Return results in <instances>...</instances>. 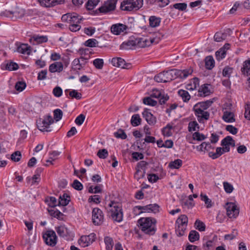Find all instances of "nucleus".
<instances>
[{
    "mask_svg": "<svg viewBox=\"0 0 250 250\" xmlns=\"http://www.w3.org/2000/svg\"><path fill=\"white\" fill-rule=\"evenodd\" d=\"M142 119L140 115L138 114L132 115L130 123L132 126H137L140 125L141 123Z\"/></svg>",
    "mask_w": 250,
    "mask_h": 250,
    "instance_id": "obj_31",
    "label": "nucleus"
},
{
    "mask_svg": "<svg viewBox=\"0 0 250 250\" xmlns=\"http://www.w3.org/2000/svg\"><path fill=\"white\" fill-rule=\"evenodd\" d=\"M199 125L196 121H191L188 125V130L189 132H192L196 130H198Z\"/></svg>",
    "mask_w": 250,
    "mask_h": 250,
    "instance_id": "obj_38",
    "label": "nucleus"
},
{
    "mask_svg": "<svg viewBox=\"0 0 250 250\" xmlns=\"http://www.w3.org/2000/svg\"><path fill=\"white\" fill-rule=\"evenodd\" d=\"M63 70V64L61 62H55L50 65L49 70L50 72H60Z\"/></svg>",
    "mask_w": 250,
    "mask_h": 250,
    "instance_id": "obj_20",
    "label": "nucleus"
},
{
    "mask_svg": "<svg viewBox=\"0 0 250 250\" xmlns=\"http://www.w3.org/2000/svg\"><path fill=\"white\" fill-rule=\"evenodd\" d=\"M138 47L144 48L150 46L153 43H157L158 42V40L155 41L154 38H138Z\"/></svg>",
    "mask_w": 250,
    "mask_h": 250,
    "instance_id": "obj_11",
    "label": "nucleus"
},
{
    "mask_svg": "<svg viewBox=\"0 0 250 250\" xmlns=\"http://www.w3.org/2000/svg\"><path fill=\"white\" fill-rule=\"evenodd\" d=\"M223 187L225 192L227 193H231L234 190L233 186L228 182H224Z\"/></svg>",
    "mask_w": 250,
    "mask_h": 250,
    "instance_id": "obj_52",
    "label": "nucleus"
},
{
    "mask_svg": "<svg viewBox=\"0 0 250 250\" xmlns=\"http://www.w3.org/2000/svg\"><path fill=\"white\" fill-rule=\"evenodd\" d=\"M159 206L157 204H149L145 206H136L139 210L142 212H154L156 213L159 211Z\"/></svg>",
    "mask_w": 250,
    "mask_h": 250,
    "instance_id": "obj_12",
    "label": "nucleus"
},
{
    "mask_svg": "<svg viewBox=\"0 0 250 250\" xmlns=\"http://www.w3.org/2000/svg\"><path fill=\"white\" fill-rule=\"evenodd\" d=\"M26 84L23 81H18L16 83L15 88L16 90L21 92L23 91L26 87Z\"/></svg>",
    "mask_w": 250,
    "mask_h": 250,
    "instance_id": "obj_51",
    "label": "nucleus"
},
{
    "mask_svg": "<svg viewBox=\"0 0 250 250\" xmlns=\"http://www.w3.org/2000/svg\"><path fill=\"white\" fill-rule=\"evenodd\" d=\"M226 55V51L224 49L220 48L219 50L216 52L215 55L216 59L218 61H220L224 59Z\"/></svg>",
    "mask_w": 250,
    "mask_h": 250,
    "instance_id": "obj_50",
    "label": "nucleus"
},
{
    "mask_svg": "<svg viewBox=\"0 0 250 250\" xmlns=\"http://www.w3.org/2000/svg\"><path fill=\"white\" fill-rule=\"evenodd\" d=\"M138 38L134 40H129L124 42L121 45V48L124 49H132L138 47Z\"/></svg>",
    "mask_w": 250,
    "mask_h": 250,
    "instance_id": "obj_15",
    "label": "nucleus"
},
{
    "mask_svg": "<svg viewBox=\"0 0 250 250\" xmlns=\"http://www.w3.org/2000/svg\"><path fill=\"white\" fill-rule=\"evenodd\" d=\"M142 115L149 125H154L156 122V118L149 111V109H145L143 112Z\"/></svg>",
    "mask_w": 250,
    "mask_h": 250,
    "instance_id": "obj_17",
    "label": "nucleus"
},
{
    "mask_svg": "<svg viewBox=\"0 0 250 250\" xmlns=\"http://www.w3.org/2000/svg\"><path fill=\"white\" fill-rule=\"evenodd\" d=\"M156 220L151 218H141L138 220L141 230L145 233L153 235L156 231Z\"/></svg>",
    "mask_w": 250,
    "mask_h": 250,
    "instance_id": "obj_4",
    "label": "nucleus"
},
{
    "mask_svg": "<svg viewBox=\"0 0 250 250\" xmlns=\"http://www.w3.org/2000/svg\"><path fill=\"white\" fill-rule=\"evenodd\" d=\"M232 140V138L230 136H228L222 140L221 145L223 147H229L230 141Z\"/></svg>",
    "mask_w": 250,
    "mask_h": 250,
    "instance_id": "obj_57",
    "label": "nucleus"
},
{
    "mask_svg": "<svg viewBox=\"0 0 250 250\" xmlns=\"http://www.w3.org/2000/svg\"><path fill=\"white\" fill-rule=\"evenodd\" d=\"M230 151V148L227 147H217L216 148V152H209L208 153V156L212 159H216L221 156L225 152H228Z\"/></svg>",
    "mask_w": 250,
    "mask_h": 250,
    "instance_id": "obj_13",
    "label": "nucleus"
},
{
    "mask_svg": "<svg viewBox=\"0 0 250 250\" xmlns=\"http://www.w3.org/2000/svg\"><path fill=\"white\" fill-rule=\"evenodd\" d=\"M118 0H107L95 11L96 14H106L114 11L116 8Z\"/></svg>",
    "mask_w": 250,
    "mask_h": 250,
    "instance_id": "obj_6",
    "label": "nucleus"
},
{
    "mask_svg": "<svg viewBox=\"0 0 250 250\" xmlns=\"http://www.w3.org/2000/svg\"><path fill=\"white\" fill-rule=\"evenodd\" d=\"M241 71L243 74L247 76L250 75V60L246 61L244 62V64Z\"/></svg>",
    "mask_w": 250,
    "mask_h": 250,
    "instance_id": "obj_33",
    "label": "nucleus"
},
{
    "mask_svg": "<svg viewBox=\"0 0 250 250\" xmlns=\"http://www.w3.org/2000/svg\"><path fill=\"white\" fill-rule=\"evenodd\" d=\"M213 102V99H210L205 102H198L193 106V110L199 123H203L204 120H208L210 114L206 110L211 106Z\"/></svg>",
    "mask_w": 250,
    "mask_h": 250,
    "instance_id": "obj_2",
    "label": "nucleus"
},
{
    "mask_svg": "<svg viewBox=\"0 0 250 250\" xmlns=\"http://www.w3.org/2000/svg\"><path fill=\"white\" fill-rule=\"evenodd\" d=\"M173 126L170 124H167L166 126L162 129L163 134L165 136L169 137L172 135V130Z\"/></svg>",
    "mask_w": 250,
    "mask_h": 250,
    "instance_id": "obj_34",
    "label": "nucleus"
},
{
    "mask_svg": "<svg viewBox=\"0 0 250 250\" xmlns=\"http://www.w3.org/2000/svg\"><path fill=\"white\" fill-rule=\"evenodd\" d=\"M32 39L37 43H42L46 42L48 41L47 36H34Z\"/></svg>",
    "mask_w": 250,
    "mask_h": 250,
    "instance_id": "obj_42",
    "label": "nucleus"
},
{
    "mask_svg": "<svg viewBox=\"0 0 250 250\" xmlns=\"http://www.w3.org/2000/svg\"><path fill=\"white\" fill-rule=\"evenodd\" d=\"M43 239L47 245L54 247L57 242V237L53 230H48L42 234Z\"/></svg>",
    "mask_w": 250,
    "mask_h": 250,
    "instance_id": "obj_7",
    "label": "nucleus"
},
{
    "mask_svg": "<svg viewBox=\"0 0 250 250\" xmlns=\"http://www.w3.org/2000/svg\"><path fill=\"white\" fill-rule=\"evenodd\" d=\"M64 0H38L40 5L45 7H51L61 4Z\"/></svg>",
    "mask_w": 250,
    "mask_h": 250,
    "instance_id": "obj_14",
    "label": "nucleus"
},
{
    "mask_svg": "<svg viewBox=\"0 0 250 250\" xmlns=\"http://www.w3.org/2000/svg\"><path fill=\"white\" fill-rule=\"evenodd\" d=\"M143 103L149 105L155 106L157 102L150 97H145L143 99Z\"/></svg>",
    "mask_w": 250,
    "mask_h": 250,
    "instance_id": "obj_60",
    "label": "nucleus"
},
{
    "mask_svg": "<svg viewBox=\"0 0 250 250\" xmlns=\"http://www.w3.org/2000/svg\"><path fill=\"white\" fill-rule=\"evenodd\" d=\"M188 239L191 242H194L198 240L199 239V233L195 230H191L189 234Z\"/></svg>",
    "mask_w": 250,
    "mask_h": 250,
    "instance_id": "obj_43",
    "label": "nucleus"
},
{
    "mask_svg": "<svg viewBox=\"0 0 250 250\" xmlns=\"http://www.w3.org/2000/svg\"><path fill=\"white\" fill-rule=\"evenodd\" d=\"M233 68L229 66H226L223 70L222 75L224 77L229 78L233 72Z\"/></svg>",
    "mask_w": 250,
    "mask_h": 250,
    "instance_id": "obj_45",
    "label": "nucleus"
},
{
    "mask_svg": "<svg viewBox=\"0 0 250 250\" xmlns=\"http://www.w3.org/2000/svg\"><path fill=\"white\" fill-rule=\"evenodd\" d=\"M161 21V19L160 18L154 16H150L149 18V25L151 27H156L158 26L160 24Z\"/></svg>",
    "mask_w": 250,
    "mask_h": 250,
    "instance_id": "obj_24",
    "label": "nucleus"
},
{
    "mask_svg": "<svg viewBox=\"0 0 250 250\" xmlns=\"http://www.w3.org/2000/svg\"><path fill=\"white\" fill-rule=\"evenodd\" d=\"M192 72L193 70L191 68L183 70L173 69L159 73L154 77V80L158 83H167L178 77L186 78Z\"/></svg>",
    "mask_w": 250,
    "mask_h": 250,
    "instance_id": "obj_1",
    "label": "nucleus"
},
{
    "mask_svg": "<svg viewBox=\"0 0 250 250\" xmlns=\"http://www.w3.org/2000/svg\"><path fill=\"white\" fill-rule=\"evenodd\" d=\"M38 128L42 131H50L47 128L54 123V120L50 115H46L43 119H40L37 121Z\"/></svg>",
    "mask_w": 250,
    "mask_h": 250,
    "instance_id": "obj_8",
    "label": "nucleus"
},
{
    "mask_svg": "<svg viewBox=\"0 0 250 250\" xmlns=\"http://www.w3.org/2000/svg\"><path fill=\"white\" fill-rule=\"evenodd\" d=\"M106 246V250H112L114 245L113 240L112 238L106 236L104 239Z\"/></svg>",
    "mask_w": 250,
    "mask_h": 250,
    "instance_id": "obj_36",
    "label": "nucleus"
},
{
    "mask_svg": "<svg viewBox=\"0 0 250 250\" xmlns=\"http://www.w3.org/2000/svg\"><path fill=\"white\" fill-rule=\"evenodd\" d=\"M209 84H204L198 90V95L201 97H205L208 95L210 93L208 86Z\"/></svg>",
    "mask_w": 250,
    "mask_h": 250,
    "instance_id": "obj_23",
    "label": "nucleus"
},
{
    "mask_svg": "<svg viewBox=\"0 0 250 250\" xmlns=\"http://www.w3.org/2000/svg\"><path fill=\"white\" fill-rule=\"evenodd\" d=\"M226 34L221 32H217L214 36V40L217 42H220L225 40Z\"/></svg>",
    "mask_w": 250,
    "mask_h": 250,
    "instance_id": "obj_53",
    "label": "nucleus"
},
{
    "mask_svg": "<svg viewBox=\"0 0 250 250\" xmlns=\"http://www.w3.org/2000/svg\"><path fill=\"white\" fill-rule=\"evenodd\" d=\"M92 220L95 225H101L104 220V214L103 211L98 208H94L92 212Z\"/></svg>",
    "mask_w": 250,
    "mask_h": 250,
    "instance_id": "obj_9",
    "label": "nucleus"
},
{
    "mask_svg": "<svg viewBox=\"0 0 250 250\" xmlns=\"http://www.w3.org/2000/svg\"><path fill=\"white\" fill-rule=\"evenodd\" d=\"M45 202H46L48 206L51 207H55L57 206V199L54 197H48L45 199Z\"/></svg>",
    "mask_w": 250,
    "mask_h": 250,
    "instance_id": "obj_49",
    "label": "nucleus"
},
{
    "mask_svg": "<svg viewBox=\"0 0 250 250\" xmlns=\"http://www.w3.org/2000/svg\"><path fill=\"white\" fill-rule=\"evenodd\" d=\"M227 214L229 218H235L239 214V209L233 203H227L226 204Z\"/></svg>",
    "mask_w": 250,
    "mask_h": 250,
    "instance_id": "obj_10",
    "label": "nucleus"
},
{
    "mask_svg": "<svg viewBox=\"0 0 250 250\" xmlns=\"http://www.w3.org/2000/svg\"><path fill=\"white\" fill-rule=\"evenodd\" d=\"M188 222V218L187 216L185 215H182L177 220L176 224H186L187 225Z\"/></svg>",
    "mask_w": 250,
    "mask_h": 250,
    "instance_id": "obj_58",
    "label": "nucleus"
},
{
    "mask_svg": "<svg viewBox=\"0 0 250 250\" xmlns=\"http://www.w3.org/2000/svg\"><path fill=\"white\" fill-rule=\"evenodd\" d=\"M54 119L56 121L58 122L60 121L62 117L63 112L60 109H56L54 110Z\"/></svg>",
    "mask_w": 250,
    "mask_h": 250,
    "instance_id": "obj_55",
    "label": "nucleus"
},
{
    "mask_svg": "<svg viewBox=\"0 0 250 250\" xmlns=\"http://www.w3.org/2000/svg\"><path fill=\"white\" fill-rule=\"evenodd\" d=\"M205 61V66L207 69L211 70L214 67L215 62L212 56H207L206 57Z\"/></svg>",
    "mask_w": 250,
    "mask_h": 250,
    "instance_id": "obj_25",
    "label": "nucleus"
},
{
    "mask_svg": "<svg viewBox=\"0 0 250 250\" xmlns=\"http://www.w3.org/2000/svg\"><path fill=\"white\" fill-rule=\"evenodd\" d=\"M183 162L181 159H176L170 162L168 167L171 169H179L182 165Z\"/></svg>",
    "mask_w": 250,
    "mask_h": 250,
    "instance_id": "obj_32",
    "label": "nucleus"
},
{
    "mask_svg": "<svg viewBox=\"0 0 250 250\" xmlns=\"http://www.w3.org/2000/svg\"><path fill=\"white\" fill-rule=\"evenodd\" d=\"M100 0H88L86 3V8L88 10L93 9L98 4Z\"/></svg>",
    "mask_w": 250,
    "mask_h": 250,
    "instance_id": "obj_40",
    "label": "nucleus"
},
{
    "mask_svg": "<svg viewBox=\"0 0 250 250\" xmlns=\"http://www.w3.org/2000/svg\"><path fill=\"white\" fill-rule=\"evenodd\" d=\"M222 119L227 123H233L235 121L234 113L228 111L224 112Z\"/></svg>",
    "mask_w": 250,
    "mask_h": 250,
    "instance_id": "obj_22",
    "label": "nucleus"
},
{
    "mask_svg": "<svg viewBox=\"0 0 250 250\" xmlns=\"http://www.w3.org/2000/svg\"><path fill=\"white\" fill-rule=\"evenodd\" d=\"M48 211L51 216L57 218L58 219H62L63 214L62 213L61 211H60L59 210L51 209L48 210Z\"/></svg>",
    "mask_w": 250,
    "mask_h": 250,
    "instance_id": "obj_35",
    "label": "nucleus"
},
{
    "mask_svg": "<svg viewBox=\"0 0 250 250\" xmlns=\"http://www.w3.org/2000/svg\"><path fill=\"white\" fill-rule=\"evenodd\" d=\"M207 138V136L198 131L195 132L192 134V139L193 140L202 141Z\"/></svg>",
    "mask_w": 250,
    "mask_h": 250,
    "instance_id": "obj_39",
    "label": "nucleus"
},
{
    "mask_svg": "<svg viewBox=\"0 0 250 250\" xmlns=\"http://www.w3.org/2000/svg\"><path fill=\"white\" fill-rule=\"evenodd\" d=\"M182 206L184 209H190L194 206V203L192 195H189L188 198L182 201Z\"/></svg>",
    "mask_w": 250,
    "mask_h": 250,
    "instance_id": "obj_18",
    "label": "nucleus"
},
{
    "mask_svg": "<svg viewBox=\"0 0 250 250\" xmlns=\"http://www.w3.org/2000/svg\"><path fill=\"white\" fill-rule=\"evenodd\" d=\"M187 225L186 224H176L175 231L176 234L179 236H183L185 234Z\"/></svg>",
    "mask_w": 250,
    "mask_h": 250,
    "instance_id": "obj_28",
    "label": "nucleus"
},
{
    "mask_svg": "<svg viewBox=\"0 0 250 250\" xmlns=\"http://www.w3.org/2000/svg\"><path fill=\"white\" fill-rule=\"evenodd\" d=\"M173 7L180 11H184L187 9V4L186 3H176L173 4Z\"/></svg>",
    "mask_w": 250,
    "mask_h": 250,
    "instance_id": "obj_63",
    "label": "nucleus"
},
{
    "mask_svg": "<svg viewBox=\"0 0 250 250\" xmlns=\"http://www.w3.org/2000/svg\"><path fill=\"white\" fill-rule=\"evenodd\" d=\"M98 42L95 39H90L84 42V45L90 47L98 46Z\"/></svg>",
    "mask_w": 250,
    "mask_h": 250,
    "instance_id": "obj_46",
    "label": "nucleus"
},
{
    "mask_svg": "<svg viewBox=\"0 0 250 250\" xmlns=\"http://www.w3.org/2000/svg\"><path fill=\"white\" fill-rule=\"evenodd\" d=\"M5 68L7 70L9 71H13L18 69L19 66L17 63L13 62H10L6 64Z\"/></svg>",
    "mask_w": 250,
    "mask_h": 250,
    "instance_id": "obj_48",
    "label": "nucleus"
},
{
    "mask_svg": "<svg viewBox=\"0 0 250 250\" xmlns=\"http://www.w3.org/2000/svg\"><path fill=\"white\" fill-rule=\"evenodd\" d=\"M70 201V197L69 194L66 193H64L62 195H61L59 198V201L58 205L66 206Z\"/></svg>",
    "mask_w": 250,
    "mask_h": 250,
    "instance_id": "obj_21",
    "label": "nucleus"
},
{
    "mask_svg": "<svg viewBox=\"0 0 250 250\" xmlns=\"http://www.w3.org/2000/svg\"><path fill=\"white\" fill-rule=\"evenodd\" d=\"M195 227L196 229L200 231H203L205 230V224L200 220H197L195 222Z\"/></svg>",
    "mask_w": 250,
    "mask_h": 250,
    "instance_id": "obj_54",
    "label": "nucleus"
},
{
    "mask_svg": "<svg viewBox=\"0 0 250 250\" xmlns=\"http://www.w3.org/2000/svg\"><path fill=\"white\" fill-rule=\"evenodd\" d=\"M71 14L72 18L69 23H80L82 20V18L81 16H79L78 14L76 13H72Z\"/></svg>",
    "mask_w": 250,
    "mask_h": 250,
    "instance_id": "obj_41",
    "label": "nucleus"
},
{
    "mask_svg": "<svg viewBox=\"0 0 250 250\" xmlns=\"http://www.w3.org/2000/svg\"><path fill=\"white\" fill-rule=\"evenodd\" d=\"M17 12L5 10L1 13V16L9 18L12 19H16L17 18Z\"/></svg>",
    "mask_w": 250,
    "mask_h": 250,
    "instance_id": "obj_37",
    "label": "nucleus"
},
{
    "mask_svg": "<svg viewBox=\"0 0 250 250\" xmlns=\"http://www.w3.org/2000/svg\"><path fill=\"white\" fill-rule=\"evenodd\" d=\"M21 158V153L19 151H17L14 152L11 156V158L12 160H13L14 162H19Z\"/></svg>",
    "mask_w": 250,
    "mask_h": 250,
    "instance_id": "obj_62",
    "label": "nucleus"
},
{
    "mask_svg": "<svg viewBox=\"0 0 250 250\" xmlns=\"http://www.w3.org/2000/svg\"><path fill=\"white\" fill-rule=\"evenodd\" d=\"M143 4V0H124L121 2L120 8L124 11H131L139 9Z\"/></svg>",
    "mask_w": 250,
    "mask_h": 250,
    "instance_id": "obj_5",
    "label": "nucleus"
},
{
    "mask_svg": "<svg viewBox=\"0 0 250 250\" xmlns=\"http://www.w3.org/2000/svg\"><path fill=\"white\" fill-rule=\"evenodd\" d=\"M178 93L184 102H188L190 99V95L186 90L180 89L178 91Z\"/></svg>",
    "mask_w": 250,
    "mask_h": 250,
    "instance_id": "obj_30",
    "label": "nucleus"
},
{
    "mask_svg": "<svg viewBox=\"0 0 250 250\" xmlns=\"http://www.w3.org/2000/svg\"><path fill=\"white\" fill-rule=\"evenodd\" d=\"M79 243L80 245L83 248L87 247L92 244L91 241L90 240L89 237L86 235L81 236L79 240Z\"/></svg>",
    "mask_w": 250,
    "mask_h": 250,
    "instance_id": "obj_27",
    "label": "nucleus"
},
{
    "mask_svg": "<svg viewBox=\"0 0 250 250\" xmlns=\"http://www.w3.org/2000/svg\"><path fill=\"white\" fill-rule=\"evenodd\" d=\"M114 136L117 138H121L122 139H125L127 137L125 131L121 129H119L117 132L114 133Z\"/></svg>",
    "mask_w": 250,
    "mask_h": 250,
    "instance_id": "obj_59",
    "label": "nucleus"
},
{
    "mask_svg": "<svg viewBox=\"0 0 250 250\" xmlns=\"http://www.w3.org/2000/svg\"><path fill=\"white\" fill-rule=\"evenodd\" d=\"M127 29V26L123 24L117 23L111 26V32L114 35H120Z\"/></svg>",
    "mask_w": 250,
    "mask_h": 250,
    "instance_id": "obj_16",
    "label": "nucleus"
},
{
    "mask_svg": "<svg viewBox=\"0 0 250 250\" xmlns=\"http://www.w3.org/2000/svg\"><path fill=\"white\" fill-rule=\"evenodd\" d=\"M125 61L121 58H113L111 63L114 66L122 68L125 65Z\"/></svg>",
    "mask_w": 250,
    "mask_h": 250,
    "instance_id": "obj_26",
    "label": "nucleus"
},
{
    "mask_svg": "<svg viewBox=\"0 0 250 250\" xmlns=\"http://www.w3.org/2000/svg\"><path fill=\"white\" fill-rule=\"evenodd\" d=\"M72 187L74 189H75L77 190H81L83 188V185L78 180H75L73 181V184H72Z\"/></svg>",
    "mask_w": 250,
    "mask_h": 250,
    "instance_id": "obj_64",
    "label": "nucleus"
},
{
    "mask_svg": "<svg viewBox=\"0 0 250 250\" xmlns=\"http://www.w3.org/2000/svg\"><path fill=\"white\" fill-rule=\"evenodd\" d=\"M93 63L96 68L101 69L103 67L104 61L102 59H96L93 61Z\"/></svg>",
    "mask_w": 250,
    "mask_h": 250,
    "instance_id": "obj_56",
    "label": "nucleus"
},
{
    "mask_svg": "<svg viewBox=\"0 0 250 250\" xmlns=\"http://www.w3.org/2000/svg\"><path fill=\"white\" fill-rule=\"evenodd\" d=\"M108 211L110 212L111 216L113 221L121 222L123 218V212L121 204L111 201L107 206Z\"/></svg>",
    "mask_w": 250,
    "mask_h": 250,
    "instance_id": "obj_3",
    "label": "nucleus"
},
{
    "mask_svg": "<svg viewBox=\"0 0 250 250\" xmlns=\"http://www.w3.org/2000/svg\"><path fill=\"white\" fill-rule=\"evenodd\" d=\"M108 155V153L106 149H100L97 152V156L101 159H105Z\"/></svg>",
    "mask_w": 250,
    "mask_h": 250,
    "instance_id": "obj_61",
    "label": "nucleus"
},
{
    "mask_svg": "<svg viewBox=\"0 0 250 250\" xmlns=\"http://www.w3.org/2000/svg\"><path fill=\"white\" fill-rule=\"evenodd\" d=\"M56 230L60 237L64 238L69 236L70 231L64 226L61 225L56 227Z\"/></svg>",
    "mask_w": 250,
    "mask_h": 250,
    "instance_id": "obj_19",
    "label": "nucleus"
},
{
    "mask_svg": "<svg viewBox=\"0 0 250 250\" xmlns=\"http://www.w3.org/2000/svg\"><path fill=\"white\" fill-rule=\"evenodd\" d=\"M65 94L67 95V93H69V95L71 98H75L77 100H80L82 98V94L78 92L76 90H72L69 91L68 89H66L64 91Z\"/></svg>",
    "mask_w": 250,
    "mask_h": 250,
    "instance_id": "obj_29",
    "label": "nucleus"
},
{
    "mask_svg": "<svg viewBox=\"0 0 250 250\" xmlns=\"http://www.w3.org/2000/svg\"><path fill=\"white\" fill-rule=\"evenodd\" d=\"M200 197L201 200L205 202L207 208H210L212 206L211 200L206 195L201 193Z\"/></svg>",
    "mask_w": 250,
    "mask_h": 250,
    "instance_id": "obj_47",
    "label": "nucleus"
},
{
    "mask_svg": "<svg viewBox=\"0 0 250 250\" xmlns=\"http://www.w3.org/2000/svg\"><path fill=\"white\" fill-rule=\"evenodd\" d=\"M29 47L27 46V44H22L17 48V50L19 52L22 54H29L30 52Z\"/></svg>",
    "mask_w": 250,
    "mask_h": 250,
    "instance_id": "obj_44",
    "label": "nucleus"
}]
</instances>
